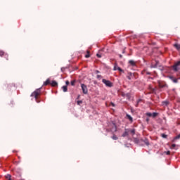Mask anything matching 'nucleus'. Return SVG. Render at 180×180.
Wrapping results in <instances>:
<instances>
[{
    "mask_svg": "<svg viewBox=\"0 0 180 180\" xmlns=\"http://www.w3.org/2000/svg\"><path fill=\"white\" fill-rule=\"evenodd\" d=\"M130 130L125 129L124 132L122 134V137H127V136H129V133Z\"/></svg>",
    "mask_w": 180,
    "mask_h": 180,
    "instance_id": "obj_8",
    "label": "nucleus"
},
{
    "mask_svg": "<svg viewBox=\"0 0 180 180\" xmlns=\"http://www.w3.org/2000/svg\"><path fill=\"white\" fill-rule=\"evenodd\" d=\"M157 116H158V112H153L152 114V117H157Z\"/></svg>",
    "mask_w": 180,
    "mask_h": 180,
    "instance_id": "obj_19",
    "label": "nucleus"
},
{
    "mask_svg": "<svg viewBox=\"0 0 180 180\" xmlns=\"http://www.w3.org/2000/svg\"><path fill=\"white\" fill-rule=\"evenodd\" d=\"M77 105H82V101H78L77 102Z\"/></svg>",
    "mask_w": 180,
    "mask_h": 180,
    "instance_id": "obj_31",
    "label": "nucleus"
},
{
    "mask_svg": "<svg viewBox=\"0 0 180 180\" xmlns=\"http://www.w3.org/2000/svg\"><path fill=\"white\" fill-rule=\"evenodd\" d=\"M112 106H115V104L112 103Z\"/></svg>",
    "mask_w": 180,
    "mask_h": 180,
    "instance_id": "obj_38",
    "label": "nucleus"
},
{
    "mask_svg": "<svg viewBox=\"0 0 180 180\" xmlns=\"http://www.w3.org/2000/svg\"><path fill=\"white\" fill-rule=\"evenodd\" d=\"M146 116H148L149 117H151L153 116V113L151 112H147Z\"/></svg>",
    "mask_w": 180,
    "mask_h": 180,
    "instance_id": "obj_26",
    "label": "nucleus"
},
{
    "mask_svg": "<svg viewBox=\"0 0 180 180\" xmlns=\"http://www.w3.org/2000/svg\"><path fill=\"white\" fill-rule=\"evenodd\" d=\"M130 132L131 133V134L134 135L136 134V129H131Z\"/></svg>",
    "mask_w": 180,
    "mask_h": 180,
    "instance_id": "obj_21",
    "label": "nucleus"
},
{
    "mask_svg": "<svg viewBox=\"0 0 180 180\" xmlns=\"http://www.w3.org/2000/svg\"><path fill=\"white\" fill-rule=\"evenodd\" d=\"M129 65H131L132 67H136V61L133 60H129Z\"/></svg>",
    "mask_w": 180,
    "mask_h": 180,
    "instance_id": "obj_10",
    "label": "nucleus"
},
{
    "mask_svg": "<svg viewBox=\"0 0 180 180\" xmlns=\"http://www.w3.org/2000/svg\"><path fill=\"white\" fill-rule=\"evenodd\" d=\"M127 117L130 122H133V117H131L129 114H127Z\"/></svg>",
    "mask_w": 180,
    "mask_h": 180,
    "instance_id": "obj_15",
    "label": "nucleus"
},
{
    "mask_svg": "<svg viewBox=\"0 0 180 180\" xmlns=\"http://www.w3.org/2000/svg\"><path fill=\"white\" fill-rule=\"evenodd\" d=\"M122 96H127V98H129V96H130V94H122Z\"/></svg>",
    "mask_w": 180,
    "mask_h": 180,
    "instance_id": "obj_29",
    "label": "nucleus"
},
{
    "mask_svg": "<svg viewBox=\"0 0 180 180\" xmlns=\"http://www.w3.org/2000/svg\"><path fill=\"white\" fill-rule=\"evenodd\" d=\"M81 88L82 89L83 94L86 95V94H88V87H86V85H85L84 84H81Z\"/></svg>",
    "mask_w": 180,
    "mask_h": 180,
    "instance_id": "obj_4",
    "label": "nucleus"
},
{
    "mask_svg": "<svg viewBox=\"0 0 180 180\" xmlns=\"http://www.w3.org/2000/svg\"><path fill=\"white\" fill-rule=\"evenodd\" d=\"M174 47H175V49H176V50H177L178 51H180V44H174Z\"/></svg>",
    "mask_w": 180,
    "mask_h": 180,
    "instance_id": "obj_13",
    "label": "nucleus"
},
{
    "mask_svg": "<svg viewBox=\"0 0 180 180\" xmlns=\"http://www.w3.org/2000/svg\"><path fill=\"white\" fill-rule=\"evenodd\" d=\"M112 140H118V137H117V136H116V135H113L112 136Z\"/></svg>",
    "mask_w": 180,
    "mask_h": 180,
    "instance_id": "obj_20",
    "label": "nucleus"
},
{
    "mask_svg": "<svg viewBox=\"0 0 180 180\" xmlns=\"http://www.w3.org/2000/svg\"><path fill=\"white\" fill-rule=\"evenodd\" d=\"M62 89L63 92H67V91H68L67 86H63Z\"/></svg>",
    "mask_w": 180,
    "mask_h": 180,
    "instance_id": "obj_14",
    "label": "nucleus"
},
{
    "mask_svg": "<svg viewBox=\"0 0 180 180\" xmlns=\"http://www.w3.org/2000/svg\"><path fill=\"white\" fill-rule=\"evenodd\" d=\"M120 57L122 58V55H120Z\"/></svg>",
    "mask_w": 180,
    "mask_h": 180,
    "instance_id": "obj_39",
    "label": "nucleus"
},
{
    "mask_svg": "<svg viewBox=\"0 0 180 180\" xmlns=\"http://www.w3.org/2000/svg\"><path fill=\"white\" fill-rule=\"evenodd\" d=\"M4 57H5V58H6V60H9V55H8V53H6V54L4 55Z\"/></svg>",
    "mask_w": 180,
    "mask_h": 180,
    "instance_id": "obj_27",
    "label": "nucleus"
},
{
    "mask_svg": "<svg viewBox=\"0 0 180 180\" xmlns=\"http://www.w3.org/2000/svg\"><path fill=\"white\" fill-rule=\"evenodd\" d=\"M147 74H148V75H150V74H151V73H150V72H147Z\"/></svg>",
    "mask_w": 180,
    "mask_h": 180,
    "instance_id": "obj_36",
    "label": "nucleus"
},
{
    "mask_svg": "<svg viewBox=\"0 0 180 180\" xmlns=\"http://www.w3.org/2000/svg\"><path fill=\"white\" fill-rule=\"evenodd\" d=\"M87 54L85 55L86 58H89L91 57V55L89 54V51H86Z\"/></svg>",
    "mask_w": 180,
    "mask_h": 180,
    "instance_id": "obj_16",
    "label": "nucleus"
},
{
    "mask_svg": "<svg viewBox=\"0 0 180 180\" xmlns=\"http://www.w3.org/2000/svg\"><path fill=\"white\" fill-rule=\"evenodd\" d=\"M40 94H41V91L40 89H38L31 94V96H34V98H35L37 103H40V100H39V96H40Z\"/></svg>",
    "mask_w": 180,
    "mask_h": 180,
    "instance_id": "obj_1",
    "label": "nucleus"
},
{
    "mask_svg": "<svg viewBox=\"0 0 180 180\" xmlns=\"http://www.w3.org/2000/svg\"><path fill=\"white\" fill-rule=\"evenodd\" d=\"M96 56L98 57V58H101L102 57V55L97 53Z\"/></svg>",
    "mask_w": 180,
    "mask_h": 180,
    "instance_id": "obj_32",
    "label": "nucleus"
},
{
    "mask_svg": "<svg viewBox=\"0 0 180 180\" xmlns=\"http://www.w3.org/2000/svg\"><path fill=\"white\" fill-rule=\"evenodd\" d=\"M110 126L112 127V128H110L111 131H116L117 130L116 124L112 122V124H110Z\"/></svg>",
    "mask_w": 180,
    "mask_h": 180,
    "instance_id": "obj_7",
    "label": "nucleus"
},
{
    "mask_svg": "<svg viewBox=\"0 0 180 180\" xmlns=\"http://www.w3.org/2000/svg\"><path fill=\"white\" fill-rule=\"evenodd\" d=\"M169 78L172 81L174 84H178V79L174 77L173 76H169Z\"/></svg>",
    "mask_w": 180,
    "mask_h": 180,
    "instance_id": "obj_9",
    "label": "nucleus"
},
{
    "mask_svg": "<svg viewBox=\"0 0 180 180\" xmlns=\"http://www.w3.org/2000/svg\"><path fill=\"white\" fill-rule=\"evenodd\" d=\"M133 77V75L131 73H129V75L127 76V78H128V79L131 80V78Z\"/></svg>",
    "mask_w": 180,
    "mask_h": 180,
    "instance_id": "obj_17",
    "label": "nucleus"
},
{
    "mask_svg": "<svg viewBox=\"0 0 180 180\" xmlns=\"http://www.w3.org/2000/svg\"><path fill=\"white\" fill-rule=\"evenodd\" d=\"M161 136L163 138V139H167L168 137V136L165 134H161Z\"/></svg>",
    "mask_w": 180,
    "mask_h": 180,
    "instance_id": "obj_22",
    "label": "nucleus"
},
{
    "mask_svg": "<svg viewBox=\"0 0 180 180\" xmlns=\"http://www.w3.org/2000/svg\"><path fill=\"white\" fill-rule=\"evenodd\" d=\"M72 86H75V80H72L70 82Z\"/></svg>",
    "mask_w": 180,
    "mask_h": 180,
    "instance_id": "obj_24",
    "label": "nucleus"
},
{
    "mask_svg": "<svg viewBox=\"0 0 180 180\" xmlns=\"http://www.w3.org/2000/svg\"><path fill=\"white\" fill-rule=\"evenodd\" d=\"M11 176H11V174H7V175H6V179L11 180Z\"/></svg>",
    "mask_w": 180,
    "mask_h": 180,
    "instance_id": "obj_25",
    "label": "nucleus"
},
{
    "mask_svg": "<svg viewBox=\"0 0 180 180\" xmlns=\"http://www.w3.org/2000/svg\"><path fill=\"white\" fill-rule=\"evenodd\" d=\"M174 71L177 72L180 70V60L176 62L174 65L172 67Z\"/></svg>",
    "mask_w": 180,
    "mask_h": 180,
    "instance_id": "obj_3",
    "label": "nucleus"
},
{
    "mask_svg": "<svg viewBox=\"0 0 180 180\" xmlns=\"http://www.w3.org/2000/svg\"><path fill=\"white\" fill-rule=\"evenodd\" d=\"M102 82L103 84H105V86H108V88H112V86H113V83L105 79H103Z\"/></svg>",
    "mask_w": 180,
    "mask_h": 180,
    "instance_id": "obj_2",
    "label": "nucleus"
},
{
    "mask_svg": "<svg viewBox=\"0 0 180 180\" xmlns=\"http://www.w3.org/2000/svg\"><path fill=\"white\" fill-rule=\"evenodd\" d=\"M144 143L146 146H150V143L148 142V140H145Z\"/></svg>",
    "mask_w": 180,
    "mask_h": 180,
    "instance_id": "obj_28",
    "label": "nucleus"
},
{
    "mask_svg": "<svg viewBox=\"0 0 180 180\" xmlns=\"http://www.w3.org/2000/svg\"><path fill=\"white\" fill-rule=\"evenodd\" d=\"M167 155H169L171 154V152L169 150L166 152Z\"/></svg>",
    "mask_w": 180,
    "mask_h": 180,
    "instance_id": "obj_33",
    "label": "nucleus"
},
{
    "mask_svg": "<svg viewBox=\"0 0 180 180\" xmlns=\"http://www.w3.org/2000/svg\"><path fill=\"white\" fill-rule=\"evenodd\" d=\"M46 85H51L50 79H47L46 81L44 82V86H46Z\"/></svg>",
    "mask_w": 180,
    "mask_h": 180,
    "instance_id": "obj_12",
    "label": "nucleus"
},
{
    "mask_svg": "<svg viewBox=\"0 0 180 180\" xmlns=\"http://www.w3.org/2000/svg\"><path fill=\"white\" fill-rule=\"evenodd\" d=\"M159 88H168V84L165 82H158Z\"/></svg>",
    "mask_w": 180,
    "mask_h": 180,
    "instance_id": "obj_5",
    "label": "nucleus"
},
{
    "mask_svg": "<svg viewBox=\"0 0 180 180\" xmlns=\"http://www.w3.org/2000/svg\"><path fill=\"white\" fill-rule=\"evenodd\" d=\"M175 147H176V145L175 143H173L171 146H170V148L172 150H174V148H175Z\"/></svg>",
    "mask_w": 180,
    "mask_h": 180,
    "instance_id": "obj_23",
    "label": "nucleus"
},
{
    "mask_svg": "<svg viewBox=\"0 0 180 180\" xmlns=\"http://www.w3.org/2000/svg\"><path fill=\"white\" fill-rule=\"evenodd\" d=\"M163 105H166V106L168 105V101L163 102Z\"/></svg>",
    "mask_w": 180,
    "mask_h": 180,
    "instance_id": "obj_34",
    "label": "nucleus"
},
{
    "mask_svg": "<svg viewBox=\"0 0 180 180\" xmlns=\"http://www.w3.org/2000/svg\"><path fill=\"white\" fill-rule=\"evenodd\" d=\"M5 52H4L3 51H0V57H4L5 56Z\"/></svg>",
    "mask_w": 180,
    "mask_h": 180,
    "instance_id": "obj_18",
    "label": "nucleus"
},
{
    "mask_svg": "<svg viewBox=\"0 0 180 180\" xmlns=\"http://www.w3.org/2000/svg\"><path fill=\"white\" fill-rule=\"evenodd\" d=\"M51 86H58V83H57L56 82V80H53L51 82Z\"/></svg>",
    "mask_w": 180,
    "mask_h": 180,
    "instance_id": "obj_11",
    "label": "nucleus"
},
{
    "mask_svg": "<svg viewBox=\"0 0 180 180\" xmlns=\"http://www.w3.org/2000/svg\"><path fill=\"white\" fill-rule=\"evenodd\" d=\"M65 84H66V85H70V82H69L68 80H67V81L65 82Z\"/></svg>",
    "mask_w": 180,
    "mask_h": 180,
    "instance_id": "obj_35",
    "label": "nucleus"
},
{
    "mask_svg": "<svg viewBox=\"0 0 180 180\" xmlns=\"http://www.w3.org/2000/svg\"><path fill=\"white\" fill-rule=\"evenodd\" d=\"M180 139V134L177 135L175 138L174 140H179Z\"/></svg>",
    "mask_w": 180,
    "mask_h": 180,
    "instance_id": "obj_30",
    "label": "nucleus"
},
{
    "mask_svg": "<svg viewBox=\"0 0 180 180\" xmlns=\"http://www.w3.org/2000/svg\"><path fill=\"white\" fill-rule=\"evenodd\" d=\"M117 70L118 71H120V72H124V70L123 69L120 68V67H118L117 64L115 63V66H114V71H117Z\"/></svg>",
    "mask_w": 180,
    "mask_h": 180,
    "instance_id": "obj_6",
    "label": "nucleus"
},
{
    "mask_svg": "<svg viewBox=\"0 0 180 180\" xmlns=\"http://www.w3.org/2000/svg\"><path fill=\"white\" fill-rule=\"evenodd\" d=\"M100 77H101L100 75H98V78H100Z\"/></svg>",
    "mask_w": 180,
    "mask_h": 180,
    "instance_id": "obj_37",
    "label": "nucleus"
},
{
    "mask_svg": "<svg viewBox=\"0 0 180 180\" xmlns=\"http://www.w3.org/2000/svg\"><path fill=\"white\" fill-rule=\"evenodd\" d=\"M79 98V96H78L77 99Z\"/></svg>",
    "mask_w": 180,
    "mask_h": 180,
    "instance_id": "obj_40",
    "label": "nucleus"
}]
</instances>
